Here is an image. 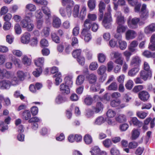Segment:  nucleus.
Returning <instances> with one entry per match:
<instances>
[{"label": "nucleus", "mask_w": 155, "mask_h": 155, "mask_svg": "<svg viewBox=\"0 0 155 155\" xmlns=\"http://www.w3.org/2000/svg\"><path fill=\"white\" fill-rule=\"evenodd\" d=\"M123 55L126 58V60L127 61H128L130 60V57L132 55L131 52L128 51H126L123 53Z\"/></svg>", "instance_id": "obj_55"}, {"label": "nucleus", "mask_w": 155, "mask_h": 155, "mask_svg": "<svg viewBox=\"0 0 155 155\" xmlns=\"http://www.w3.org/2000/svg\"><path fill=\"white\" fill-rule=\"evenodd\" d=\"M60 90L63 93H64L66 94H68L70 92V89L69 86L66 85L65 83L62 84L60 86Z\"/></svg>", "instance_id": "obj_20"}, {"label": "nucleus", "mask_w": 155, "mask_h": 155, "mask_svg": "<svg viewBox=\"0 0 155 155\" xmlns=\"http://www.w3.org/2000/svg\"><path fill=\"white\" fill-rule=\"evenodd\" d=\"M87 78L89 82L91 84L94 83L97 80L96 75L94 74H91L89 75Z\"/></svg>", "instance_id": "obj_19"}, {"label": "nucleus", "mask_w": 155, "mask_h": 155, "mask_svg": "<svg viewBox=\"0 0 155 155\" xmlns=\"http://www.w3.org/2000/svg\"><path fill=\"white\" fill-rule=\"evenodd\" d=\"M26 10L30 12H34L36 9L35 6L32 4H29L26 6Z\"/></svg>", "instance_id": "obj_42"}, {"label": "nucleus", "mask_w": 155, "mask_h": 155, "mask_svg": "<svg viewBox=\"0 0 155 155\" xmlns=\"http://www.w3.org/2000/svg\"><path fill=\"white\" fill-rule=\"evenodd\" d=\"M103 108V105L100 102H98L97 103L96 107L94 108L95 112L96 113L99 112L102 110Z\"/></svg>", "instance_id": "obj_34"}, {"label": "nucleus", "mask_w": 155, "mask_h": 155, "mask_svg": "<svg viewBox=\"0 0 155 155\" xmlns=\"http://www.w3.org/2000/svg\"><path fill=\"white\" fill-rule=\"evenodd\" d=\"M59 12L61 16L63 18H69L71 16L72 11L70 7H67L66 9L64 7H61L59 8Z\"/></svg>", "instance_id": "obj_2"}, {"label": "nucleus", "mask_w": 155, "mask_h": 155, "mask_svg": "<svg viewBox=\"0 0 155 155\" xmlns=\"http://www.w3.org/2000/svg\"><path fill=\"white\" fill-rule=\"evenodd\" d=\"M87 20H89V21L91 22L96 20L97 18V15L94 14L89 13L87 16Z\"/></svg>", "instance_id": "obj_44"}, {"label": "nucleus", "mask_w": 155, "mask_h": 155, "mask_svg": "<svg viewBox=\"0 0 155 155\" xmlns=\"http://www.w3.org/2000/svg\"><path fill=\"white\" fill-rule=\"evenodd\" d=\"M81 51L80 49H76L74 50L73 53L72 55L73 57L75 58H77L80 57Z\"/></svg>", "instance_id": "obj_51"}, {"label": "nucleus", "mask_w": 155, "mask_h": 155, "mask_svg": "<svg viewBox=\"0 0 155 155\" xmlns=\"http://www.w3.org/2000/svg\"><path fill=\"white\" fill-rule=\"evenodd\" d=\"M42 69L41 67H38L33 71L32 73L35 77H37L40 75L42 72Z\"/></svg>", "instance_id": "obj_37"}, {"label": "nucleus", "mask_w": 155, "mask_h": 155, "mask_svg": "<svg viewBox=\"0 0 155 155\" xmlns=\"http://www.w3.org/2000/svg\"><path fill=\"white\" fill-rule=\"evenodd\" d=\"M31 35L29 33L26 32L23 34L21 38V43L24 44H28L30 41Z\"/></svg>", "instance_id": "obj_10"}, {"label": "nucleus", "mask_w": 155, "mask_h": 155, "mask_svg": "<svg viewBox=\"0 0 155 155\" xmlns=\"http://www.w3.org/2000/svg\"><path fill=\"white\" fill-rule=\"evenodd\" d=\"M140 62L141 60L140 58L138 56H135L132 58L130 64L134 66H137Z\"/></svg>", "instance_id": "obj_21"}, {"label": "nucleus", "mask_w": 155, "mask_h": 155, "mask_svg": "<svg viewBox=\"0 0 155 155\" xmlns=\"http://www.w3.org/2000/svg\"><path fill=\"white\" fill-rule=\"evenodd\" d=\"M100 152V149L97 146L93 147L91 151L92 155H98Z\"/></svg>", "instance_id": "obj_46"}, {"label": "nucleus", "mask_w": 155, "mask_h": 155, "mask_svg": "<svg viewBox=\"0 0 155 155\" xmlns=\"http://www.w3.org/2000/svg\"><path fill=\"white\" fill-rule=\"evenodd\" d=\"M133 85V83L131 80H128L125 85L126 88L129 90L131 89Z\"/></svg>", "instance_id": "obj_62"}, {"label": "nucleus", "mask_w": 155, "mask_h": 155, "mask_svg": "<svg viewBox=\"0 0 155 155\" xmlns=\"http://www.w3.org/2000/svg\"><path fill=\"white\" fill-rule=\"evenodd\" d=\"M22 116L23 119L27 120L31 117V114L29 111L25 110L22 113Z\"/></svg>", "instance_id": "obj_30"}, {"label": "nucleus", "mask_w": 155, "mask_h": 155, "mask_svg": "<svg viewBox=\"0 0 155 155\" xmlns=\"http://www.w3.org/2000/svg\"><path fill=\"white\" fill-rule=\"evenodd\" d=\"M125 35L126 38L127 40L133 39L137 35L136 32L131 30H128L126 32Z\"/></svg>", "instance_id": "obj_13"}, {"label": "nucleus", "mask_w": 155, "mask_h": 155, "mask_svg": "<svg viewBox=\"0 0 155 155\" xmlns=\"http://www.w3.org/2000/svg\"><path fill=\"white\" fill-rule=\"evenodd\" d=\"M120 48L122 50L126 49L127 46V43L124 41H119Z\"/></svg>", "instance_id": "obj_63"}, {"label": "nucleus", "mask_w": 155, "mask_h": 155, "mask_svg": "<svg viewBox=\"0 0 155 155\" xmlns=\"http://www.w3.org/2000/svg\"><path fill=\"white\" fill-rule=\"evenodd\" d=\"M67 98L66 97L59 95L56 98L55 102L57 104H60L67 101Z\"/></svg>", "instance_id": "obj_17"}, {"label": "nucleus", "mask_w": 155, "mask_h": 155, "mask_svg": "<svg viewBox=\"0 0 155 155\" xmlns=\"http://www.w3.org/2000/svg\"><path fill=\"white\" fill-rule=\"evenodd\" d=\"M84 141L86 144H89L91 143L92 141L91 137L88 134L85 135L84 138Z\"/></svg>", "instance_id": "obj_36"}, {"label": "nucleus", "mask_w": 155, "mask_h": 155, "mask_svg": "<svg viewBox=\"0 0 155 155\" xmlns=\"http://www.w3.org/2000/svg\"><path fill=\"white\" fill-rule=\"evenodd\" d=\"M22 61L23 63L26 66L30 65L31 62V59L28 58L26 55L23 56L22 59Z\"/></svg>", "instance_id": "obj_28"}, {"label": "nucleus", "mask_w": 155, "mask_h": 155, "mask_svg": "<svg viewBox=\"0 0 155 155\" xmlns=\"http://www.w3.org/2000/svg\"><path fill=\"white\" fill-rule=\"evenodd\" d=\"M111 155H119L120 152L119 150L116 147L112 148L110 150Z\"/></svg>", "instance_id": "obj_64"}, {"label": "nucleus", "mask_w": 155, "mask_h": 155, "mask_svg": "<svg viewBox=\"0 0 155 155\" xmlns=\"http://www.w3.org/2000/svg\"><path fill=\"white\" fill-rule=\"evenodd\" d=\"M116 120L119 123H122L126 121V118L125 115L121 114L115 118Z\"/></svg>", "instance_id": "obj_39"}, {"label": "nucleus", "mask_w": 155, "mask_h": 155, "mask_svg": "<svg viewBox=\"0 0 155 155\" xmlns=\"http://www.w3.org/2000/svg\"><path fill=\"white\" fill-rule=\"evenodd\" d=\"M105 122V119L102 116H100L97 117L94 122V124L100 125L104 123Z\"/></svg>", "instance_id": "obj_31"}, {"label": "nucleus", "mask_w": 155, "mask_h": 155, "mask_svg": "<svg viewBox=\"0 0 155 155\" xmlns=\"http://www.w3.org/2000/svg\"><path fill=\"white\" fill-rule=\"evenodd\" d=\"M146 8L147 5L146 4H143L140 12V17L143 20L147 19L149 16V12L146 9Z\"/></svg>", "instance_id": "obj_5"}, {"label": "nucleus", "mask_w": 155, "mask_h": 155, "mask_svg": "<svg viewBox=\"0 0 155 155\" xmlns=\"http://www.w3.org/2000/svg\"><path fill=\"white\" fill-rule=\"evenodd\" d=\"M98 67V64L96 62H93L91 63L89 65V68L92 71H94L97 69Z\"/></svg>", "instance_id": "obj_50"}, {"label": "nucleus", "mask_w": 155, "mask_h": 155, "mask_svg": "<svg viewBox=\"0 0 155 155\" xmlns=\"http://www.w3.org/2000/svg\"><path fill=\"white\" fill-rule=\"evenodd\" d=\"M99 12H104L105 8V5L104 3L102 1H100L99 5Z\"/></svg>", "instance_id": "obj_57"}, {"label": "nucleus", "mask_w": 155, "mask_h": 155, "mask_svg": "<svg viewBox=\"0 0 155 155\" xmlns=\"http://www.w3.org/2000/svg\"><path fill=\"white\" fill-rule=\"evenodd\" d=\"M61 74L60 72L56 73L53 76L54 77L56 78L55 79V84L56 85H58L62 81V79L61 78Z\"/></svg>", "instance_id": "obj_23"}, {"label": "nucleus", "mask_w": 155, "mask_h": 155, "mask_svg": "<svg viewBox=\"0 0 155 155\" xmlns=\"http://www.w3.org/2000/svg\"><path fill=\"white\" fill-rule=\"evenodd\" d=\"M140 135V131L137 129H134L132 131L131 138L133 140L137 138Z\"/></svg>", "instance_id": "obj_25"}, {"label": "nucleus", "mask_w": 155, "mask_h": 155, "mask_svg": "<svg viewBox=\"0 0 155 155\" xmlns=\"http://www.w3.org/2000/svg\"><path fill=\"white\" fill-rule=\"evenodd\" d=\"M30 21L31 20L25 18L21 21L20 25L22 28H25Z\"/></svg>", "instance_id": "obj_49"}, {"label": "nucleus", "mask_w": 155, "mask_h": 155, "mask_svg": "<svg viewBox=\"0 0 155 155\" xmlns=\"http://www.w3.org/2000/svg\"><path fill=\"white\" fill-rule=\"evenodd\" d=\"M51 38L52 40L56 43L59 42V38L55 33H53L51 34Z\"/></svg>", "instance_id": "obj_52"}, {"label": "nucleus", "mask_w": 155, "mask_h": 155, "mask_svg": "<svg viewBox=\"0 0 155 155\" xmlns=\"http://www.w3.org/2000/svg\"><path fill=\"white\" fill-rule=\"evenodd\" d=\"M147 113L143 112H138L137 113V116L140 118L144 119L147 116Z\"/></svg>", "instance_id": "obj_53"}, {"label": "nucleus", "mask_w": 155, "mask_h": 155, "mask_svg": "<svg viewBox=\"0 0 155 155\" xmlns=\"http://www.w3.org/2000/svg\"><path fill=\"white\" fill-rule=\"evenodd\" d=\"M115 16L116 17V22L118 25H123L125 22V20L124 16L121 15L120 12H117L115 14Z\"/></svg>", "instance_id": "obj_11"}, {"label": "nucleus", "mask_w": 155, "mask_h": 155, "mask_svg": "<svg viewBox=\"0 0 155 155\" xmlns=\"http://www.w3.org/2000/svg\"><path fill=\"white\" fill-rule=\"evenodd\" d=\"M127 28V26H124L123 25H119L117 28V32L119 33L124 32Z\"/></svg>", "instance_id": "obj_33"}, {"label": "nucleus", "mask_w": 155, "mask_h": 155, "mask_svg": "<svg viewBox=\"0 0 155 155\" xmlns=\"http://www.w3.org/2000/svg\"><path fill=\"white\" fill-rule=\"evenodd\" d=\"M50 28L48 27L44 28L42 31V34L45 37H47L49 35Z\"/></svg>", "instance_id": "obj_47"}, {"label": "nucleus", "mask_w": 155, "mask_h": 155, "mask_svg": "<svg viewBox=\"0 0 155 155\" xmlns=\"http://www.w3.org/2000/svg\"><path fill=\"white\" fill-rule=\"evenodd\" d=\"M130 125H133L134 126L140 127L143 125V123L139 121L136 117H133L129 122Z\"/></svg>", "instance_id": "obj_14"}, {"label": "nucleus", "mask_w": 155, "mask_h": 155, "mask_svg": "<svg viewBox=\"0 0 155 155\" xmlns=\"http://www.w3.org/2000/svg\"><path fill=\"white\" fill-rule=\"evenodd\" d=\"M61 24V21L58 17L54 16L53 18L52 25L53 27L58 28L60 27Z\"/></svg>", "instance_id": "obj_16"}, {"label": "nucleus", "mask_w": 155, "mask_h": 155, "mask_svg": "<svg viewBox=\"0 0 155 155\" xmlns=\"http://www.w3.org/2000/svg\"><path fill=\"white\" fill-rule=\"evenodd\" d=\"M43 12L46 15L48 18L51 17V12L50 9L47 7L43 6L41 8Z\"/></svg>", "instance_id": "obj_35"}, {"label": "nucleus", "mask_w": 155, "mask_h": 155, "mask_svg": "<svg viewBox=\"0 0 155 155\" xmlns=\"http://www.w3.org/2000/svg\"><path fill=\"white\" fill-rule=\"evenodd\" d=\"M8 125H5L4 122L0 121V130L2 132H4L8 129Z\"/></svg>", "instance_id": "obj_54"}, {"label": "nucleus", "mask_w": 155, "mask_h": 155, "mask_svg": "<svg viewBox=\"0 0 155 155\" xmlns=\"http://www.w3.org/2000/svg\"><path fill=\"white\" fill-rule=\"evenodd\" d=\"M112 19L111 13H105L102 24L106 28H109L111 24Z\"/></svg>", "instance_id": "obj_1"}, {"label": "nucleus", "mask_w": 155, "mask_h": 155, "mask_svg": "<svg viewBox=\"0 0 155 155\" xmlns=\"http://www.w3.org/2000/svg\"><path fill=\"white\" fill-rule=\"evenodd\" d=\"M138 45V43L137 41L135 40L133 41L129 46V50L131 52H136L137 50L136 47Z\"/></svg>", "instance_id": "obj_18"}, {"label": "nucleus", "mask_w": 155, "mask_h": 155, "mask_svg": "<svg viewBox=\"0 0 155 155\" xmlns=\"http://www.w3.org/2000/svg\"><path fill=\"white\" fill-rule=\"evenodd\" d=\"M116 114L115 111L111 109H109L106 113V116L110 118L114 117Z\"/></svg>", "instance_id": "obj_38"}, {"label": "nucleus", "mask_w": 155, "mask_h": 155, "mask_svg": "<svg viewBox=\"0 0 155 155\" xmlns=\"http://www.w3.org/2000/svg\"><path fill=\"white\" fill-rule=\"evenodd\" d=\"M107 69V68L105 66L102 65L99 67L97 71L98 74L101 76L103 81H105L106 78L107 74L106 72Z\"/></svg>", "instance_id": "obj_6"}, {"label": "nucleus", "mask_w": 155, "mask_h": 155, "mask_svg": "<svg viewBox=\"0 0 155 155\" xmlns=\"http://www.w3.org/2000/svg\"><path fill=\"white\" fill-rule=\"evenodd\" d=\"M14 97L16 98L20 97L21 100L24 99L25 97L22 94H20L19 91H15L14 94Z\"/></svg>", "instance_id": "obj_58"}, {"label": "nucleus", "mask_w": 155, "mask_h": 155, "mask_svg": "<svg viewBox=\"0 0 155 155\" xmlns=\"http://www.w3.org/2000/svg\"><path fill=\"white\" fill-rule=\"evenodd\" d=\"M44 62V58L43 57L38 58L34 60L35 65L38 67L42 68Z\"/></svg>", "instance_id": "obj_22"}, {"label": "nucleus", "mask_w": 155, "mask_h": 155, "mask_svg": "<svg viewBox=\"0 0 155 155\" xmlns=\"http://www.w3.org/2000/svg\"><path fill=\"white\" fill-rule=\"evenodd\" d=\"M117 84L115 82L112 83L107 87V89L109 91H116L117 89Z\"/></svg>", "instance_id": "obj_32"}, {"label": "nucleus", "mask_w": 155, "mask_h": 155, "mask_svg": "<svg viewBox=\"0 0 155 155\" xmlns=\"http://www.w3.org/2000/svg\"><path fill=\"white\" fill-rule=\"evenodd\" d=\"M92 25L91 22L89 21V20L86 19L84 22V28L82 29H85L87 31H90V29Z\"/></svg>", "instance_id": "obj_27"}, {"label": "nucleus", "mask_w": 155, "mask_h": 155, "mask_svg": "<svg viewBox=\"0 0 155 155\" xmlns=\"http://www.w3.org/2000/svg\"><path fill=\"white\" fill-rule=\"evenodd\" d=\"M98 59L99 62L101 63L104 62L106 60V56L103 53H99L97 55Z\"/></svg>", "instance_id": "obj_45"}, {"label": "nucleus", "mask_w": 155, "mask_h": 155, "mask_svg": "<svg viewBox=\"0 0 155 155\" xmlns=\"http://www.w3.org/2000/svg\"><path fill=\"white\" fill-rule=\"evenodd\" d=\"M80 6L78 5H75L73 10V15L74 18L77 17L78 16Z\"/></svg>", "instance_id": "obj_29"}, {"label": "nucleus", "mask_w": 155, "mask_h": 155, "mask_svg": "<svg viewBox=\"0 0 155 155\" xmlns=\"http://www.w3.org/2000/svg\"><path fill=\"white\" fill-rule=\"evenodd\" d=\"M11 86L10 81L8 80H3L0 82V88L2 89H8Z\"/></svg>", "instance_id": "obj_12"}, {"label": "nucleus", "mask_w": 155, "mask_h": 155, "mask_svg": "<svg viewBox=\"0 0 155 155\" xmlns=\"http://www.w3.org/2000/svg\"><path fill=\"white\" fill-rule=\"evenodd\" d=\"M14 28L15 32L16 34L20 35L21 33L22 30L18 24H16L14 26Z\"/></svg>", "instance_id": "obj_43"}, {"label": "nucleus", "mask_w": 155, "mask_h": 155, "mask_svg": "<svg viewBox=\"0 0 155 155\" xmlns=\"http://www.w3.org/2000/svg\"><path fill=\"white\" fill-rule=\"evenodd\" d=\"M80 37L83 39L86 42H88L92 39V35L90 31L85 29H82L81 32Z\"/></svg>", "instance_id": "obj_3"}, {"label": "nucleus", "mask_w": 155, "mask_h": 155, "mask_svg": "<svg viewBox=\"0 0 155 155\" xmlns=\"http://www.w3.org/2000/svg\"><path fill=\"white\" fill-rule=\"evenodd\" d=\"M106 120L108 124L110 125L113 126L117 124L116 121L114 119L106 118Z\"/></svg>", "instance_id": "obj_56"}, {"label": "nucleus", "mask_w": 155, "mask_h": 155, "mask_svg": "<svg viewBox=\"0 0 155 155\" xmlns=\"http://www.w3.org/2000/svg\"><path fill=\"white\" fill-rule=\"evenodd\" d=\"M94 112L91 109H87L86 110L85 116L88 118L92 117L94 114Z\"/></svg>", "instance_id": "obj_48"}, {"label": "nucleus", "mask_w": 155, "mask_h": 155, "mask_svg": "<svg viewBox=\"0 0 155 155\" xmlns=\"http://www.w3.org/2000/svg\"><path fill=\"white\" fill-rule=\"evenodd\" d=\"M114 63L112 61H109L107 64V71L108 72H111L114 68Z\"/></svg>", "instance_id": "obj_61"}, {"label": "nucleus", "mask_w": 155, "mask_h": 155, "mask_svg": "<svg viewBox=\"0 0 155 155\" xmlns=\"http://www.w3.org/2000/svg\"><path fill=\"white\" fill-rule=\"evenodd\" d=\"M95 0H89L87 2V5L90 10H93L96 6Z\"/></svg>", "instance_id": "obj_26"}, {"label": "nucleus", "mask_w": 155, "mask_h": 155, "mask_svg": "<svg viewBox=\"0 0 155 155\" xmlns=\"http://www.w3.org/2000/svg\"><path fill=\"white\" fill-rule=\"evenodd\" d=\"M84 80V76L82 75L78 76L76 80V84L78 85H80L83 83Z\"/></svg>", "instance_id": "obj_41"}, {"label": "nucleus", "mask_w": 155, "mask_h": 155, "mask_svg": "<svg viewBox=\"0 0 155 155\" xmlns=\"http://www.w3.org/2000/svg\"><path fill=\"white\" fill-rule=\"evenodd\" d=\"M155 31V24L152 23L144 28V32L146 34L152 33Z\"/></svg>", "instance_id": "obj_15"}, {"label": "nucleus", "mask_w": 155, "mask_h": 155, "mask_svg": "<svg viewBox=\"0 0 155 155\" xmlns=\"http://www.w3.org/2000/svg\"><path fill=\"white\" fill-rule=\"evenodd\" d=\"M140 77L144 81L150 80L152 77V72L142 71L140 73Z\"/></svg>", "instance_id": "obj_8"}, {"label": "nucleus", "mask_w": 155, "mask_h": 155, "mask_svg": "<svg viewBox=\"0 0 155 155\" xmlns=\"http://www.w3.org/2000/svg\"><path fill=\"white\" fill-rule=\"evenodd\" d=\"M150 95L149 93L145 91H140L138 93L139 98L143 102L147 101L150 97Z\"/></svg>", "instance_id": "obj_7"}, {"label": "nucleus", "mask_w": 155, "mask_h": 155, "mask_svg": "<svg viewBox=\"0 0 155 155\" xmlns=\"http://www.w3.org/2000/svg\"><path fill=\"white\" fill-rule=\"evenodd\" d=\"M86 8L85 6H83L80 14V17L83 20L85 18L86 14Z\"/></svg>", "instance_id": "obj_40"}, {"label": "nucleus", "mask_w": 155, "mask_h": 155, "mask_svg": "<svg viewBox=\"0 0 155 155\" xmlns=\"http://www.w3.org/2000/svg\"><path fill=\"white\" fill-rule=\"evenodd\" d=\"M121 101L119 99L113 100L110 102V105L112 107H118V109L122 108L126 106L124 104H120Z\"/></svg>", "instance_id": "obj_9"}, {"label": "nucleus", "mask_w": 155, "mask_h": 155, "mask_svg": "<svg viewBox=\"0 0 155 155\" xmlns=\"http://www.w3.org/2000/svg\"><path fill=\"white\" fill-rule=\"evenodd\" d=\"M110 55L111 57L117 59L121 56V54L117 51H113L110 53Z\"/></svg>", "instance_id": "obj_59"}, {"label": "nucleus", "mask_w": 155, "mask_h": 155, "mask_svg": "<svg viewBox=\"0 0 155 155\" xmlns=\"http://www.w3.org/2000/svg\"><path fill=\"white\" fill-rule=\"evenodd\" d=\"M93 102V99L90 96L86 97L84 99V102L87 105H91Z\"/></svg>", "instance_id": "obj_60"}, {"label": "nucleus", "mask_w": 155, "mask_h": 155, "mask_svg": "<svg viewBox=\"0 0 155 155\" xmlns=\"http://www.w3.org/2000/svg\"><path fill=\"white\" fill-rule=\"evenodd\" d=\"M139 71L138 68H134L130 70L128 72V75L130 77L135 76Z\"/></svg>", "instance_id": "obj_24"}, {"label": "nucleus", "mask_w": 155, "mask_h": 155, "mask_svg": "<svg viewBox=\"0 0 155 155\" xmlns=\"http://www.w3.org/2000/svg\"><path fill=\"white\" fill-rule=\"evenodd\" d=\"M140 21L139 18L135 17L131 19L129 18L127 20V24L129 27L131 28L135 29L138 27V23Z\"/></svg>", "instance_id": "obj_4"}]
</instances>
